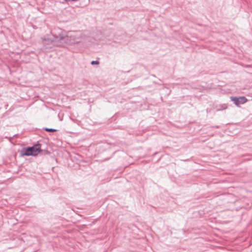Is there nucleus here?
<instances>
[{
  "mask_svg": "<svg viewBox=\"0 0 252 252\" xmlns=\"http://www.w3.org/2000/svg\"><path fill=\"white\" fill-rule=\"evenodd\" d=\"M40 144H36L32 147L23 148L21 153L22 156H36L41 152Z\"/></svg>",
  "mask_w": 252,
  "mask_h": 252,
  "instance_id": "f257e3e1",
  "label": "nucleus"
},
{
  "mask_svg": "<svg viewBox=\"0 0 252 252\" xmlns=\"http://www.w3.org/2000/svg\"><path fill=\"white\" fill-rule=\"evenodd\" d=\"M80 37V34L77 32H72L68 34L65 37L61 36L60 39L64 40L66 44H73L79 42V39Z\"/></svg>",
  "mask_w": 252,
  "mask_h": 252,
  "instance_id": "f03ea898",
  "label": "nucleus"
},
{
  "mask_svg": "<svg viewBox=\"0 0 252 252\" xmlns=\"http://www.w3.org/2000/svg\"><path fill=\"white\" fill-rule=\"evenodd\" d=\"M230 98L237 106H238L240 103L244 104L247 101V99L245 96H241L239 98L236 97H231Z\"/></svg>",
  "mask_w": 252,
  "mask_h": 252,
  "instance_id": "7ed1b4c3",
  "label": "nucleus"
},
{
  "mask_svg": "<svg viewBox=\"0 0 252 252\" xmlns=\"http://www.w3.org/2000/svg\"><path fill=\"white\" fill-rule=\"evenodd\" d=\"M44 129L48 132H55L57 131V129L54 128H45Z\"/></svg>",
  "mask_w": 252,
  "mask_h": 252,
  "instance_id": "20e7f679",
  "label": "nucleus"
},
{
  "mask_svg": "<svg viewBox=\"0 0 252 252\" xmlns=\"http://www.w3.org/2000/svg\"><path fill=\"white\" fill-rule=\"evenodd\" d=\"M99 63V61H93L91 62V64L92 65H94V64H98Z\"/></svg>",
  "mask_w": 252,
  "mask_h": 252,
  "instance_id": "39448f33",
  "label": "nucleus"
}]
</instances>
